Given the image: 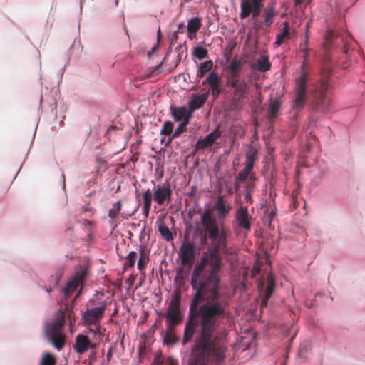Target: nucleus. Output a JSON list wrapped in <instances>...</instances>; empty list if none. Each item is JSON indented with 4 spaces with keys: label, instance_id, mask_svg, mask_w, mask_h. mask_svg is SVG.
Instances as JSON below:
<instances>
[{
    "label": "nucleus",
    "instance_id": "36",
    "mask_svg": "<svg viewBox=\"0 0 365 365\" xmlns=\"http://www.w3.org/2000/svg\"><path fill=\"white\" fill-rule=\"evenodd\" d=\"M137 258V253L134 251L130 252L126 257L127 262L123 266V269L125 270L127 268H131L135 265Z\"/></svg>",
    "mask_w": 365,
    "mask_h": 365
},
{
    "label": "nucleus",
    "instance_id": "53",
    "mask_svg": "<svg viewBox=\"0 0 365 365\" xmlns=\"http://www.w3.org/2000/svg\"><path fill=\"white\" fill-rule=\"evenodd\" d=\"M246 185H249V188L252 191L254 187V182H248V183H247Z\"/></svg>",
    "mask_w": 365,
    "mask_h": 365
},
{
    "label": "nucleus",
    "instance_id": "43",
    "mask_svg": "<svg viewBox=\"0 0 365 365\" xmlns=\"http://www.w3.org/2000/svg\"><path fill=\"white\" fill-rule=\"evenodd\" d=\"M245 200L247 202H252V195H251L252 192L249 188V185L245 186Z\"/></svg>",
    "mask_w": 365,
    "mask_h": 365
},
{
    "label": "nucleus",
    "instance_id": "34",
    "mask_svg": "<svg viewBox=\"0 0 365 365\" xmlns=\"http://www.w3.org/2000/svg\"><path fill=\"white\" fill-rule=\"evenodd\" d=\"M121 208H122V204L120 200L115 202L113 205L112 208L110 209V210L108 212V217H110V219H111L112 220L115 219L116 217L118 215L120 211L121 210Z\"/></svg>",
    "mask_w": 365,
    "mask_h": 365
},
{
    "label": "nucleus",
    "instance_id": "1",
    "mask_svg": "<svg viewBox=\"0 0 365 365\" xmlns=\"http://www.w3.org/2000/svg\"><path fill=\"white\" fill-rule=\"evenodd\" d=\"M202 227L195 232L199 236L200 246L211 244L207 250L208 259L203 257L191 277V285L195 291L190 304L182 344L190 342L197 334L191 348L188 365H224L228 351L227 333L218 331L220 322L227 315L229 299L220 289V272L222 267V254L235 255L228 247L230 231L220 227L210 209L200 218Z\"/></svg>",
    "mask_w": 365,
    "mask_h": 365
},
{
    "label": "nucleus",
    "instance_id": "48",
    "mask_svg": "<svg viewBox=\"0 0 365 365\" xmlns=\"http://www.w3.org/2000/svg\"><path fill=\"white\" fill-rule=\"evenodd\" d=\"M185 27V25L183 22H181L178 26V31L176 32L180 31L181 29H184Z\"/></svg>",
    "mask_w": 365,
    "mask_h": 365
},
{
    "label": "nucleus",
    "instance_id": "50",
    "mask_svg": "<svg viewBox=\"0 0 365 365\" xmlns=\"http://www.w3.org/2000/svg\"><path fill=\"white\" fill-rule=\"evenodd\" d=\"M343 50H344V53H348L349 47H348L346 43H344Z\"/></svg>",
    "mask_w": 365,
    "mask_h": 365
},
{
    "label": "nucleus",
    "instance_id": "20",
    "mask_svg": "<svg viewBox=\"0 0 365 365\" xmlns=\"http://www.w3.org/2000/svg\"><path fill=\"white\" fill-rule=\"evenodd\" d=\"M290 38V27L288 21L283 24V29L277 35L275 44L277 46L282 45L286 40Z\"/></svg>",
    "mask_w": 365,
    "mask_h": 365
},
{
    "label": "nucleus",
    "instance_id": "60",
    "mask_svg": "<svg viewBox=\"0 0 365 365\" xmlns=\"http://www.w3.org/2000/svg\"><path fill=\"white\" fill-rule=\"evenodd\" d=\"M80 293H81V291H79V292H78V293L76 294V297H75V298L78 297V295L80 294Z\"/></svg>",
    "mask_w": 365,
    "mask_h": 365
},
{
    "label": "nucleus",
    "instance_id": "37",
    "mask_svg": "<svg viewBox=\"0 0 365 365\" xmlns=\"http://www.w3.org/2000/svg\"><path fill=\"white\" fill-rule=\"evenodd\" d=\"M252 170L247 169V168L244 167L242 171L238 173L237 177V184H241L245 182L252 172Z\"/></svg>",
    "mask_w": 365,
    "mask_h": 365
},
{
    "label": "nucleus",
    "instance_id": "55",
    "mask_svg": "<svg viewBox=\"0 0 365 365\" xmlns=\"http://www.w3.org/2000/svg\"><path fill=\"white\" fill-rule=\"evenodd\" d=\"M44 289H45L47 292L50 293V292L52 291V289H52L51 287H44Z\"/></svg>",
    "mask_w": 365,
    "mask_h": 365
},
{
    "label": "nucleus",
    "instance_id": "7",
    "mask_svg": "<svg viewBox=\"0 0 365 365\" xmlns=\"http://www.w3.org/2000/svg\"><path fill=\"white\" fill-rule=\"evenodd\" d=\"M179 257L181 265L191 269L195 259V245L193 242H185L180 247Z\"/></svg>",
    "mask_w": 365,
    "mask_h": 365
},
{
    "label": "nucleus",
    "instance_id": "47",
    "mask_svg": "<svg viewBox=\"0 0 365 365\" xmlns=\"http://www.w3.org/2000/svg\"><path fill=\"white\" fill-rule=\"evenodd\" d=\"M247 180H249V182H255L256 180L255 174L251 172Z\"/></svg>",
    "mask_w": 365,
    "mask_h": 365
},
{
    "label": "nucleus",
    "instance_id": "10",
    "mask_svg": "<svg viewBox=\"0 0 365 365\" xmlns=\"http://www.w3.org/2000/svg\"><path fill=\"white\" fill-rule=\"evenodd\" d=\"M227 85L233 88L234 98L236 103H240L247 97L248 84L244 79H237L227 82Z\"/></svg>",
    "mask_w": 365,
    "mask_h": 365
},
{
    "label": "nucleus",
    "instance_id": "44",
    "mask_svg": "<svg viewBox=\"0 0 365 365\" xmlns=\"http://www.w3.org/2000/svg\"><path fill=\"white\" fill-rule=\"evenodd\" d=\"M148 260L149 259H139L138 262V269L140 271H143V269H145Z\"/></svg>",
    "mask_w": 365,
    "mask_h": 365
},
{
    "label": "nucleus",
    "instance_id": "26",
    "mask_svg": "<svg viewBox=\"0 0 365 365\" xmlns=\"http://www.w3.org/2000/svg\"><path fill=\"white\" fill-rule=\"evenodd\" d=\"M257 160V152L255 148L250 149L246 155L245 167L247 169L252 170L255 162Z\"/></svg>",
    "mask_w": 365,
    "mask_h": 365
},
{
    "label": "nucleus",
    "instance_id": "11",
    "mask_svg": "<svg viewBox=\"0 0 365 365\" xmlns=\"http://www.w3.org/2000/svg\"><path fill=\"white\" fill-rule=\"evenodd\" d=\"M214 207L217 211V219L220 222L219 227H225V220L232 210L231 205L225 200V197L223 195H220L217 196Z\"/></svg>",
    "mask_w": 365,
    "mask_h": 365
},
{
    "label": "nucleus",
    "instance_id": "21",
    "mask_svg": "<svg viewBox=\"0 0 365 365\" xmlns=\"http://www.w3.org/2000/svg\"><path fill=\"white\" fill-rule=\"evenodd\" d=\"M264 4L258 5L255 6H252L250 8H248V10H242L240 13V18L241 19H244L247 18L250 14H252V18L253 19H255L257 17H258L262 11V9L263 7Z\"/></svg>",
    "mask_w": 365,
    "mask_h": 365
},
{
    "label": "nucleus",
    "instance_id": "35",
    "mask_svg": "<svg viewBox=\"0 0 365 365\" xmlns=\"http://www.w3.org/2000/svg\"><path fill=\"white\" fill-rule=\"evenodd\" d=\"M56 359L52 354L46 352L41 359L40 365H56Z\"/></svg>",
    "mask_w": 365,
    "mask_h": 365
},
{
    "label": "nucleus",
    "instance_id": "18",
    "mask_svg": "<svg viewBox=\"0 0 365 365\" xmlns=\"http://www.w3.org/2000/svg\"><path fill=\"white\" fill-rule=\"evenodd\" d=\"M208 93L202 94H193L188 103L189 110L192 113L195 110L200 109L203 106L208 98Z\"/></svg>",
    "mask_w": 365,
    "mask_h": 365
},
{
    "label": "nucleus",
    "instance_id": "24",
    "mask_svg": "<svg viewBox=\"0 0 365 365\" xmlns=\"http://www.w3.org/2000/svg\"><path fill=\"white\" fill-rule=\"evenodd\" d=\"M281 102L279 99L272 100L268 108V118L274 119L277 116V113L280 110Z\"/></svg>",
    "mask_w": 365,
    "mask_h": 365
},
{
    "label": "nucleus",
    "instance_id": "57",
    "mask_svg": "<svg viewBox=\"0 0 365 365\" xmlns=\"http://www.w3.org/2000/svg\"><path fill=\"white\" fill-rule=\"evenodd\" d=\"M239 187H240V184H237V182H235V190H236V191L238 190Z\"/></svg>",
    "mask_w": 365,
    "mask_h": 365
},
{
    "label": "nucleus",
    "instance_id": "19",
    "mask_svg": "<svg viewBox=\"0 0 365 365\" xmlns=\"http://www.w3.org/2000/svg\"><path fill=\"white\" fill-rule=\"evenodd\" d=\"M170 109L175 121H183L188 115H190V117L192 116L190 111H187L186 108L183 106L175 107L172 106Z\"/></svg>",
    "mask_w": 365,
    "mask_h": 365
},
{
    "label": "nucleus",
    "instance_id": "56",
    "mask_svg": "<svg viewBox=\"0 0 365 365\" xmlns=\"http://www.w3.org/2000/svg\"><path fill=\"white\" fill-rule=\"evenodd\" d=\"M162 63H160L159 65L156 66L155 67L153 68V72L158 70L160 66H161Z\"/></svg>",
    "mask_w": 365,
    "mask_h": 365
},
{
    "label": "nucleus",
    "instance_id": "25",
    "mask_svg": "<svg viewBox=\"0 0 365 365\" xmlns=\"http://www.w3.org/2000/svg\"><path fill=\"white\" fill-rule=\"evenodd\" d=\"M152 198L153 195L150 189H148L143 194V213L144 215L148 217L151 208V204H152Z\"/></svg>",
    "mask_w": 365,
    "mask_h": 365
},
{
    "label": "nucleus",
    "instance_id": "17",
    "mask_svg": "<svg viewBox=\"0 0 365 365\" xmlns=\"http://www.w3.org/2000/svg\"><path fill=\"white\" fill-rule=\"evenodd\" d=\"M94 345L88 337L83 334H78L76 336L75 344L73 348L75 351L80 354L86 353L90 348H93Z\"/></svg>",
    "mask_w": 365,
    "mask_h": 365
},
{
    "label": "nucleus",
    "instance_id": "3",
    "mask_svg": "<svg viewBox=\"0 0 365 365\" xmlns=\"http://www.w3.org/2000/svg\"><path fill=\"white\" fill-rule=\"evenodd\" d=\"M330 71L322 73L321 79L316 83L312 91V99L310 103L312 110L314 112L327 113L331 106V100L327 96L326 92L330 88L329 76Z\"/></svg>",
    "mask_w": 365,
    "mask_h": 365
},
{
    "label": "nucleus",
    "instance_id": "22",
    "mask_svg": "<svg viewBox=\"0 0 365 365\" xmlns=\"http://www.w3.org/2000/svg\"><path fill=\"white\" fill-rule=\"evenodd\" d=\"M252 68L257 70L259 72H266L271 68V63L267 56H264L258 59L255 64L252 66Z\"/></svg>",
    "mask_w": 365,
    "mask_h": 365
},
{
    "label": "nucleus",
    "instance_id": "29",
    "mask_svg": "<svg viewBox=\"0 0 365 365\" xmlns=\"http://www.w3.org/2000/svg\"><path fill=\"white\" fill-rule=\"evenodd\" d=\"M202 26V19L199 17L192 18L188 21L187 23V31L188 33L196 34Z\"/></svg>",
    "mask_w": 365,
    "mask_h": 365
},
{
    "label": "nucleus",
    "instance_id": "15",
    "mask_svg": "<svg viewBox=\"0 0 365 365\" xmlns=\"http://www.w3.org/2000/svg\"><path fill=\"white\" fill-rule=\"evenodd\" d=\"M222 135V132L217 128L205 138H200L195 145V150H205L211 147Z\"/></svg>",
    "mask_w": 365,
    "mask_h": 365
},
{
    "label": "nucleus",
    "instance_id": "40",
    "mask_svg": "<svg viewBox=\"0 0 365 365\" xmlns=\"http://www.w3.org/2000/svg\"><path fill=\"white\" fill-rule=\"evenodd\" d=\"M300 52L303 53V55H307V57H309V36L308 35L306 36V38L303 43L300 44L299 46Z\"/></svg>",
    "mask_w": 365,
    "mask_h": 365
},
{
    "label": "nucleus",
    "instance_id": "33",
    "mask_svg": "<svg viewBox=\"0 0 365 365\" xmlns=\"http://www.w3.org/2000/svg\"><path fill=\"white\" fill-rule=\"evenodd\" d=\"M189 269L185 270L184 268H179L177 269L176 276L175 278V282L178 283L179 284H182L184 283L185 278L187 277L189 273Z\"/></svg>",
    "mask_w": 365,
    "mask_h": 365
},
{
    "label": "nucleus",
    "instance_id": "28",
    "mask_svg": "<svg viewBox=\"0 0 365 365\" xmlns=\"http://www.w3.org/2000/svg\"><path fill=\"white\" fill-rule=\"evenodd\" d=\"M190 118V115H188L185 120H183L181 123H180L178 128L175 130L174 133L172 134L171 137L169 138L168 143H170L174 138L180 136L182 133H184L187 129V125L189 123V120Z\"/></svg>",
    "mask_w": 365,
    "mask_h": 365
},
{
    "label": "nucleus",
    "instance_id": "8",
    "mask_svg": "<svg viewBox=\"0 0 365 365\" xmlns=\"http://www.w3.org/2000/svg\"><path fill=\"white\" fill-rule=\"evenodd\" d=\"M86 274V269L78 271L68 281L66 285L62 288L66 297L71 295L78 287L82 289Z\"/></svg>",
    "mask_w": 365,
    "mask_h": 365
},
{
    "label": "nucleus",
    "instance_id": "23",
    "mask_svg": "<svg viewBox=\"0 0 365 365\" xmlns=\"http://www.w3.org/2000/svg\"><path fill=\"white\" fill-rule=\"evenodd\" d=\"M167 328H168L167 331L163 336L164 344L168 345V346H173L179 340V339L177 337V336L175 334V327H173L172 329H170V327H167Z\"/></svg>",
    "mask_w": 365,
    "mask_h": 365
},
{
    "label": "nucleus",
    "instance_id": "32",
    "mask_svg": "<svg viewBox=\"0 0 365 365\" xmlns=\"http://www.w3.org/2000/svg\"><path fill=\"white\" fill-rule=\"evenodd\" d=\"M264 0H240V9L248 10V8L264 4Z\"/></svg>",
    "mask_w": 365,
    "mask_h": 365
},
{
    "label": "nucleus",
    "instance_id": "58",
    "mask_svg": "<svg viewBox=\"0 0 365 365\" xmlns=\"http://www.w3.org/2000/svg\"><path fill=\"white\" fill-rule=\"evenodd\" d=\"M232 192H233L232 188V187H230V188L228 189V193H229V194H232Z\"/></svg>",
    "mask_w": 365,
    "mask_h": 365
},
{
    "label": "nucleus",
    "instance_id": "45",
    "mask_svg": "<svg viewBox=\"0 0 365 365\" xmlns=\"http://www.w3.org/2000/svg\"><path fill=\"white\" fill-rule=\"evenodd\" d=\"M220 91H221L220 86H217V87H215V88H211L212 95L214 97V98H217L218 97Z\"/></svg>",
    "mask_w": 365,
    "mask_h": 365
},
{
    "label": "nucleus",
    "instance_id": "52",
    "mask_svg": "<svg viewBox=\"0 0 365 365\" xmlns=\"http://www.w3.org/2000/svg\"><path fill=\"white\" fill-rule=\"evenodd\" d=\"M196 36V34L194 33H188V38L192 40Z\"/></svg>",
    "mask_w": 365,
    "mask_h": 365
},
{
    "label": "nucleus",
    "instance_id": "51",
    "mask_svg": "<svg viewBox=\"0 0 365 365\" xmlns=\"http://www.w3.org/2000/svg\"><path fill=\"white\" fill-rule=\"evenodd\" d=\"M327 36L329 38H333L334 36V32L332 30L328 31Z\"/></svg>",
    "mask_w": 365,
    "mask_h": 365
},
{
    "label": "nucleus",
    "instance_id": "4",
    "mask_svg": "<svg viewBox=\"0 0 365 365\" xmlns=\"http://www.w3.org/2000/svg\"><path fill=\"white\" fill-rule=\"evenodd\" d=\"M65 324V314L60 312L57 317L45 326V336L57 350H61L66 344V336L63 333Z\"/></svg>",
    "mask_w": 365,
    "mask_h": 365
},
{
    "label": "nucleus",
    "instance_id": "5",
    "mask_svg": "<svg viewBox=\"0 0 365 365\" xmlns=\"http://www.w3.org/2000/svg\"><path fill=\"white\" fill-rule=\"evenodd\" d=\"M86 309L82 313L81 320L85 326L99 327L103 318L107 303L105 301L90 299L86 304Z\"/></svg>",
    "mask_w": 365,
    "mask_h": 365
},
{
    "label": "nucleus",
    "instance_id": "31",
    "mask_svg": "<svg viewBox=\"0 0 365 365\" xmlns=\"http://www.w3.org/2000/svg\"><path fill=\"white\" fill-rule=\"evenodd\" d=\"M213 67V62L208 60L205 62L201 63L197 73V78H202L206 73L210 71Z\"/></svg>",
    "mask_w": 365,
    "mask_h": 365
},
{
    "label": "nucleus",
    "instance_id": "54",
    "mask_svg": "<svg viewBox=\"0 0 365 365\" xmlns=\"http://www.w3.org/2000/svg\"><path fill=\"white\" fill-rule=\"evenodd\" d=\"M304 0H294V3L296 6L300 5L303 3Z\"/></svg>",
    "mask_w": 365,
    "mask_h": 365
},
{
    "label": "nucleus",
    "instance_id": "27",
    "mask_svg": "<svg viewBox=\"0 0 365 365\" xmlns=\"http://www.w3.org/2000/svg\"><path fill=\"white\" fill-rule=\"evenodd\" d=\"M203 85L208 84L211 88L220 86V78L218 73L211 72L202 83Z\"/></svg>",
    "mask_w": 365,
    "mask_h": 365
},
{
    "label": "nucleus",
    "instance_id": "9",
    "mask_svg": "<svg viewBox=\"0 0 365 365\" xmlns=\"http://www.w3.org/2000/svg\"><path fill=\"white\" fill-rule=\"evenodd\" d=\"M172 198V190L168 183L158 185L153 189V200L158 205L170 203Z\"/></svg>",
    "mask_w": 365,
    "mask_h": 365
},
{
    "label": "nucleus",
    "instance_id": "38",
    "mask_svg": "<svg viewBox=\"0 0 365 365\" xmlns=\"http://www.w3.org/2000/svg\"><path fill=\"white\" fill-rule=\"evenodd\" d=\"M194 56L199 60H202L207 57L208 51L202 46H197L194 50Z\"/></svg>",
    "mask_w": 365,
    "mask_h": 365
},
{
    "label": "nucleus",
    "instance_id": "59",
    "mask_svg": "<svg viewBox=\"0 0 365 365\" xmlns=\"http://www.w3.org/2000/svg\"><path fill=\"white\" fill-rule=\"evenodd\" d=\"M160 30H159L158 32V36L160 37Z\"/></svg>",
    "mask_w": 365,
    "mask_h": 365
},
{
    "label": "nucleus",
    "instance_id": "12",
    "mask_svg": "<svg viewBox=\"0 0 365 365\" xmlns=\"http://www.w3.org/2000/svg\"><path fill=\"white\" fill-rule=\"evenodd\" d=\"M244 63L245 61L241 58L235 57L230 61V64L225 68L227 82L240 79L242 68Z\"/></svg>",
    "mask_w": 365,
    "mask_h": 365
},
{
    "label": "nucleus",
    "instance_id": "41",
    "mask_svg": "<svg viewBox=\"0 0 365 365\" xmlns=\"http://www.w3.org/2000/svg\"><path fill=\"white\" fill-rule=\"evenodd\" d=\"M139 253H140L139 259H149V258L148 257V252H147L145 246H144V245L140 246Z\"/></svg>",
    "mask_w": 365,
    "mask_h": 365
},
{
    "label": "nucleus",
    "instance_id": "2",
    "mask_svg": "<svg viewBox=\"0 0 365 365\" xmlns=\"http://www.w3.org/2000/svg\"><path fill=\"white\" fill-rule=\"evenodd\" d=\"M302 57L300 75L294 81V96L292 103V112L294 113L295 118L297 117L298 113L304 108L307 99L309 73L307 68L309 65V57L307 55H303Z\"/></svg>",
    "mask_w": 365,
    "mask_h": 365
},
{
    "label": "nucleus",
    "instance_id": "39",
    "mask_svg": "<svg viewBox=\"0 0 365 365\" xmlns=\"http://www.w3.org/2000/svg\"><path fill=\"white\" fill-rule=\"evenodd\" d=\"M173 129V123L171 121L168 120L164 123L160 130V135H169L172 133Z\"/></svg>",
    "mask_w": 365,
    "mask_h": 365
},
{
    "label": "nucleus",
    "instance_id": "49",
    "mask_svg": "<svg viewBox=\"0 0 365 365\" xmlns=\"http://www.w3.org/2000/svg\"><path fill=\"white\" fill-rule=\"evenodd\" d=\"M259 267H253L252 271V275H255L256 274L259 273Z\"/></svg>",
    "mask_w": 365,
    "mask_h": 365
},
{
    "label": "nucleus",
    "instance_id": "42",
    "mask_svg": "<svg viewBox=\"0 0 365 365\" xmlns=\"http://www.w3.org/2000/svg\"><path fill=\"white\" fill-rule=\"evenodd\" d=\"M63 272L62 270H58L55 275L53 276L54 278V285L57 286L61 277L63 276ZM51 278H53V276H51Z\"/></svg>",
    "mask_w": 365,
    "mask_h": 365
},
{
    "label": "nucleus",
    "instance_id": "16",
    "mask_svg": "<svg viewBox=\"0 0 365 365\" xmlns=\"http://www.w3.org/2000/svg\"><path fill=\"white\" fill-rule=\"evenodd\" d=\"M267 286L265 288L264 296L260 303V308L263 309L267 306V303L272 297L277 285L275 276L272 273H269L267 276Z\"/></svg>",
    "mask_w": 365,
    "mask_h": 365
},
{
    "label": "nucleus",
    "instance_id": "61",
    "mask_svg": "<svg viewBox=\"0 0 365 365\" xmlns=\"http://www.w3.org/2000/svg\"><path fill=\"white\" fill-rule=\"evenodd\" d=\"M294 208L297 207L296 203H294Z\"/></svg>",
    "mask_w": 365,
    "mask_h": 365
},
{
    "label": "nucleus",
    "instance_id": "6",
    "mask_svg": "<svg viewBox=\"0 0 365 365\" xmlns=\"http://www.w3.org/2000/svg\"><path fill=\"white\" fill-rule=\"evenodd\" d=\"M180 292L176 290L173 292L168 309L164 314L165 317L167 319V327H170V329H172L173 327H175L178 324H180L182 321L183 317L180 309Z\"/></svg>",
    "mask_w": 365,
    "mask_h": 365
},
{
    "label": "nucleus",
    "instance_id": "46",
    "mask_svg": "<svg viewBox=\"0 0 365 365\" xmlns=\"http://www.w3.org/2000/svg\"><path fill=\"white\" fill-rule=\"evenodd\" d=\"M164 365H177L173 357H168L165 361Z\"/></svg>",
    "mask_w": 365,
    "mask_h": 365
},
{
    "label": "nucleus",
    "instance_id": "14",
    "mask_svg": "<svg viewBox=\"0 0 365 365\" xmlns=\"http://www.w3.org/2000/svg\"><path fill=\"white\" fill-rule=\"evenodd\" d=\"M277 15L274 4L268 5L263 11V21L255 22V27L258 29H264V26L269 27L274 21V18Z\"/></svg>",
    "mask_w": 365,
    "mask_h": 365
},
{
    "label": "nucleus",
    "instance_id": "30",
    "mask_svg": "<svg viewBox=\"0 0 365 365\" xmlns=\"http://www.w3.org/2000/svg\"><path fill=\"white\" fill-rule=\"evenodd\" d=\"M158 231L162 237L168 242H170L173 240V236L164 222H160L158 225Z\"/></svg>",
    "mask_w": 365,
    "mask_h": 365
},
{
    "label": "nucleus",
    "instance_id": "13",
    "mask_svg": "<svg viewBox=\"0 0 365 365\" xmlns=\"http://www.w3.org/2000/svg\"><path fill=\"white\" fill-rule=\"evenodd\" d=\"M235 220L237 226L245 230V231H250L251 230L252 225V216L248 212L247 207H239L235 215Z\"/></svg>",
    "mask_w": 365,
    "mask_h": 365
}]
</instances>
